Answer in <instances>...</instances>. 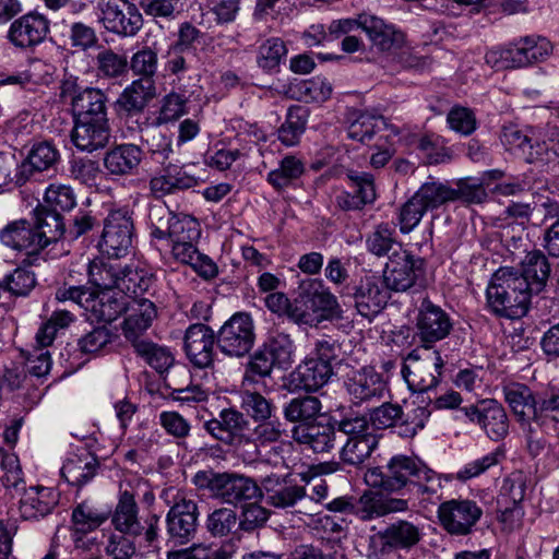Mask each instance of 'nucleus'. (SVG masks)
<instances>
[{
  "label": "nucleus",
  "instance_id": "42",
  "mask_svg": "<svg viewBox=\"0 0 559 559\" xmlns=\"http://www.w3.org/2000/svg\"><path fill=\"white\" fill-rule=\"evenodd\" d=\"M366 248L377 257H389L404 249L395 239V228L389 223H381L374 227L366 238Z\"/></svg>",
  "mask_w": 559,
  "mask_h": 559
},
{
  "label": "nucleus",
  "instance_id": "7",
  "mask_svg": "<svg viewBox=\"0 0 559 559\" xmlns=\"http://www.w3.org/2000/svg\"><path fill=\"white\" fill-rule=\"evenodd\" d=\"M423 526L413 521L399 519L369 537V556L389 559L391 556L409 551L423 539Z\"/></svg>",
  "mask_w": 559,
  "mask_h": 559
},
{
  "label": "nucleus",
  "instance_id": "4",
  "mask_svg": "<svg viewBox=\"0 0 559 559\" xmlns=\"http://www.w3.org/2000/svg\"><path fill=\"white\" fill-rule=\"evenodd\" d=\"M294 322L318 326L324 321L343 319V309L334 294L319 278H305L295 290Z\"/></svg>",
  "mask_w": 559,
  "mask_h": 559
},
{
  "label": "nucleus",
  "instance_id": "19",
  "mask_svg": "<svg viewBox=\"0 0 559 559\" xmlns=\"http://www.w3.org/2000/svg\"><path fill=\"white\" fill-rule=\"evenodd\" d=\"M416 330V336L428 348L451 333L453 320L440 306L424 299L418 309Z\"/></svg>",
  "mask_w": 559,
  "mask_h": 559
},
{
  "label": "nucleus",
  "instance_id": "61",
  "mask_svg": "<svg viewBox=\"0 0 559 559\" xmlns=\"http://www.w3.org/2000/svg\"><path fill=\"white\" fill-rule=\"evenodd\" d=\"M241 408L254 421L270 419L274 412V405L259 392L245 391L241 393Z\"/></svg>",
  "mask_w": 559,
  "mask_h": 559
},
{
  "label": "nucleus",
  "instance_id": "34",
  "mask_svg": "<svg viewBox=\"0 0 559 559\" xmlns=\"http://www.w3.org/2000/svg\"><path fill=\"white\" fill-rule=\"evenodd\" d=\"M128 297L114 290L93 293L85 310L90 318L96 321L110 323L115 321L127 308Z\"/></svg>",
  "mask_w": 559,
  "mask_h": 559
},
{
  "label": "nucleus",
  "instance_id": "50",
  "mask_svg": "<svg viewBox=\"0 0 559 559\" xmlns=\"http://www.w3.org/2000/svg\"><path fill=\"white\" fill-rule=\"evenodd\" d=\"M308 110L301 106H292L286 115L285 122L278 129V140L286 146L299 143L306 130Z\"/></svg>",
  "mask_w": 559,
  "mask_h": 559
},
{
  "label": "nucleus",
  "instance_id": "9",
  "mask_svg": "<svg viewBox=\"0 0 559 559\" xmlns=\"http://www.w3.org/2000/svg\"><path fill=\"white\" fill-rule=\"evenodd\" d=\"M111 515L115 530L124 535L144 536L147 545L157 539L159 516L152 514L142 525L139 520V506L130 490H120L118 502Z\"/></svg>",
  "mask_w": 559,
  "mask_h": 559
},
{
  "label": "nucleus",
  "instance_id": "37",
  "mask_svg": "<svg viewBox=\"0 0 559 559\" xmlns=\"http://www.w3.org/2000/svg\"><path fill=\"white\" fill-rule=\"evenodd\" d=\"M504 399L519 420L533 423L539 394H534L528 386L516 383L504 388Z\"/></svg>",
  "mask_w": 559,
  "mask_h": 559
},
{
  "label": "nucleus",
  "instance_id": "40",
  "mask_svg": "<svg viewBox=\"0 0 559 559\" xmlns=\"http://www.w3.org/2000/svg\"><path fill=\"white\" fill-rule=\"evenodd\" d=\"M155 95L154 82L134 80L119 96L117 104L128 114L141 112Z\"/></svg>",
  "mask_w": 559,
  "mask_h": 559
},
{
  "label": "nucleus",
  "instance_id": "16",
  "mask_svg": "<svg viewBox=\"0 0 559 559\" xmlns=\"http://www.w3.org/2000/svg\"><path fill=\"white\" fill-rule=\"evenodd\" d=\"M443 366L444 361L439 353L420 358L413 350L407 355L401 372L412 390L428 392L438 386Z\"/></svg>",
  "mask_w": 559,
  "mask_h": 559
},
{
  "label": "nucleus",
  "instance_id": "26",
  "mask_svg": "<svg viewBox=\"0 0 559 559\" xmlns=\"http://www.w3.org/2000/svg\"><path fill=\"white\" fill-rule=\"evenodd\" d=\"M122 322V333L131 345L144 341L141 336L151 328L157 318V309L153 301L146 298H134L127 302Z\"/></svg>",
  "mask_w": 559,
  "mask_h": 559
},
{
  "label": "nucleus",
  "instance_id": "21",
  "mask_svg": "<svg viewBox=\"0 0 559 559\" xmlns=\"http://www.w3.org/2000/svg\"><path fill=\"white\" fill-rule=\"evenodd\" d=\"M37 240L36 233L27 219L10 222L0 229V242L9 249L24 254L23 262L28 265L35 264L44 251L43 245Z\"/></svg>",
  "mask_w": 559,
  "mask_h": 559
},
{
  "label": "nucleus",
  "instance_id": "18",
  "mask_svg": "<svg viewBox=\"0 0 559 559\" xmlns=\"http://www.w3.org/2000/svg\"><path fill=\"white\" fill-rule=\"evenodd\" d=\"M199 510L194 500L180 498L166 515L167 543L181 546L192 540L197 534Z\"/></svg>",
  "mask_w": 559,
  "mask_h": 559
},
{
  "label": "nucleus",
  "instance_id": "27",
  "mask_svg": "<svg viewBox=\"0 0 559 559\" xmlns=\"http://www.w3.org/2000/svg\"><path fill=\"white\" fill-rule=\"evenodd\" d=\"M350 296L357 312L368 319H373L385 307L389 295L374 276H365L353 287Z\"/></svg>",
  "mask_w": 559,
  "mask_h": 559
},
{
  "label": "nucleus",
  "instance_id": "44",
  "mask_svg": "<svg viewBox=\"0 0 559 559\" xmlns=\"http://www.w3.org/2000/svg\"><path fill=\"white\" fill-rule=\"evenodd\" d=\"M58 150L49 142H39L32 146L25 160L22 163V171L43 173L52 169L59 162Z\"/></svg>",
  "mask_w": 559,
  "mask_h": 559
},
{
  "label": "nucleus",
  "instance_id": "52",
  "mask_svg": "<svg viewBox=\"0 0 559 559\" xmlns=\"http://www.w3.org/2000/svg\"><path fill=\"white\" fill-rule=\"evenodd\" d=\"M334 431H336L337 443L344 442L348 438L359 439L372 436L369 432V421L364 415L347 414L340 419L332 417Z\"/></svg>",
  "mask_w": 559,
  "mask_h": 559
},
{
  "label": "nucleus",
  "instance_id": "62",
  "mask_svg": "<svg viewBox=\"0 0 559 559\" xmlns=\"http://www.w3.org/2000/svg\"><path fill=\"white\" fill-rule=\"evenodd\" d=\"M115 338L114 332L106 325L95 326L79 338L78 346L84 354H97Z\"/></svg>",
  "mask_w": 559,
  "mask_h": 559
},
{
  "label": "nucleus",
  "instance_id": "17",
  "mask_svg": "<svg viewBox=\"0 0 559 559\" xmlns=\"http://www.w3.org/2000/svg\"><path fill=\"white\" fill-rule=\"evenodd\" d=\"M473 424H477L493 441L503 439L509 431V420L503 406L493 399H485L476 404L460 408Z\"/></svg>",
  "mask_w": 559,
  "mask_h": 559
},
{
  "label": "nucleus",
  "instance_id": "32",
  "mask_svg": "<svg viewBox=\"0 0 559 559\" xmlns=\"http://www.w3.org/2000/svg\"><path fill=\"white\" fill-rule=\"evenodd\" d=\"M59 502V495L53 488L29 487L20 499V514L24 520H39L50 514Z\"/></svg>",
  "mask_w": 559,
  "mask_h": 559
},
{
  "label": "nucleus",
  "instance_id": "14",
  "mask_svg": "<svg viewBox=\"0 0 559 559\" xmlns=\"http://www.w3.org/2000/svg\"><path fill=\"white\" fill-rule=\"evenodd\" d=\"M203 429L216 441L228 447L250 443V421L234 407L223 408L217 416L205 420Z\"/></svg>",
  "mask_w": 559,
  "mask_h": 559
},
{
  "label": "nucleus",
  "instance_id": "58",
  "mask_svg": "<svg viewBox=\"0 0 559 559\" xmlns=\"http://www.w3.org/2000/svg\"><path fill=\"white\" fill-rule=\"evenodd\" d=\"M368 421L376 429H388L394 427L404 416L402 406L397 403L383 402L372 407L368 413Z\"/></svg>",
  "mask_w": 559,
  "mask_h": 559
},
{
  "label": "nucleus",
  "instance_id": "23",
  "mask_svg": "<svg viewBox=\"0 0 559 559\" xmlns=\"http://www.w3.org/2000/svg\"><path fill=\"white\" fill-rule=\"evenodd\" d=\"M261 498L277 509L295 507L306 497V488L298 485L290 475L271 474L261 479Z\"/></svg>",
  "mask_w": 559,
  "mask_h": 559
},
{
  "label": "nucleus",
  "instance_id": "45",
  "mask_svg": "<svg viewBox=\"0 0 559 559\" xmlns=\"http://www.w3.org/2000/svg\"><path fill=\"white\" fill-rule=\"evenodd\" d=\"M141 155L142 151L135 145H120L107 153L104 163L110 175H127L139 166Z\"/></svg>",
  "mask_w": 559,
  "mask_h": 559
},
{
  "label": "nucleus",
  "instance_id": "25",
  "mask_svg": "<svg viewBox=\"0 0 559 559\" xmlns=\"http://www.w3.org/2000/svg\"><path fill=\"white\" fill-rule=\"evenodd\" d=\"M48 33L49 21L44 15L27 13L12 22L7 38L15 48L31 49L43 43Z\"/></svg>",
  "mask_w": 559,
  "mask_h": 559
},
{
  "label": "nucleus",
  "instance_id": "63",
  "mask_svg": "<svg viewBox=\"0 0 559 559\" xmlns=\"http://www.w3.org/2000/svg\"><path fill=\"white\" fill-rule=\"evenodd\" d=\"M258 425L249 431L250 443L265 445L280 441L286 432L280 419H261Z\"/></svg>",
  "mask_w": 559,
  "mask_h": 559
},
{
  "label": "nucleus",
  "instance_id": "56",
  "mask_svg": "<svg viewBox=\"0 0 559 559\" xmlns=\"http://www.w3.org/2000/svg\"><path fill=\"white\" fill-rule=\"evenodd\" d=\"M270 515V510L257 501L243 502L238 515V528L245 533H252L264 527Z\"/></svg>",
  "mask_w": 559,
  "mask_h": 559
},
{
  "label": "nucleus",
  "instance_id": "10",
  "mask_svg": "<svg viewBox=\"0 0 559 559\" xmlns=\"http://www.w3.org/2000/svg\"><path fill=\"white\" fill-rule=\"evenodd\" d=\"M426 275V261L406 249L390 254L383 270V283L390 290L407 292L421 285Z\"/></svg>",
  "mask_w": 559,
  "mask_h": 559
},
{
  "label": "nucleus",
  "instance_id": "35",
  "mask_svg": "<svg viewBox=\"0 0 559 559\" xmlns=\"http://www.w3.org/2000/svg\"><path fill=\"white\" fill-rule=\"evenodd\" d=\"M99 468L98 457L90 452H84L68 457L60 473L69 485L81 489L97 475Z\"/></svg>",
  "mask_w": 559,
  "mask_h": 559
},
{
  "label": "nucleus",
  "instance_id": "54",
  "mask_svg": "<svg viewBox=\"0 0 559 559\" xmlns=\"http://www.w3.org/2000/svg\"><path fill=\"white\" fill-rule=\"evenodd\" d=\"M230 548V545L219 547L193 545L189 548L168 551L167 559H230L233 555Z\"/></svg>",
  "mask_w": 559,
  "mask_h": 559
},
{
  "label": "nucleus",
  "instance_id": "43",
  "mask_svg": "<svg viewBox=\"0 0 559 559\" xmlns=\"http://www.w3.org/2000/svg\"><path fill=\"white\" fill-rule=\"evenodd\" d=\"M485 60L487 64L497 70L528 66V57L522 38L508 47L489 50Z\"/></svg>",
  "mask_w": 559,
  "mask_h": 559
},
{
  "label": "nucleus",
  "instance_id": "20",
  "mask_svg": "<svg viewBox=\"0 0 559 559\" xmlns=\"http://www.w3.org/2000/svg\"><path fill=\"white\" fill-rule=\"evenodd\" d=\"M345 386L355 405L377 403L389 392L383 374L372 367L354 371L345 381Z\"/></svg>",
  "mask_w": 559,
  "mask_h": 559
},
{
  "label": "nucleus",
  "instance_id": "11",
  "mask_svg": "<svg viewBox=\"0 0 559 559\" xmlns=\"http://www.w3.org/2000/svg\"><path fill=\"white\" fill-rule=\"evenodd\" d=\"M216 345L229 357H243L253 347L255 334L250 314L237 312L233 314L217 331Z\"/></svg>",
  "mask_w": 559,
  "mask_h": 559
},
{
  "label": "nucleus",
  "instance_id": "36",
  "mask_svg": "<svg viewBox=\"0 0 559 559\" xmlns=\"http://www.w3.org/2000/svg\"><path fill=\"white\" fill-rule=\"evenodd\" d=\"M515 271L518 277L525 280L534 295L539 294L546 287L550 275V264L542 251L534 250L526 254L521 269Z\"/></svg>",
  "mask_w": 559,
  "mask_h": 559
},
{
  "label": "nucleus",
  "instance_id": "5",
  "mask_svg": "<svg viewBox=\"0 0 559 559\" xmlns=\"http://www.w3.org/2000/svg\"><path fill=\"white\" fill-rule=\"evenodd\" d=\"M528 284L518 277L512 267H501L492 275L486 289L487 304L498 317L519 319L528 311L531 298Z\"/></svg>",
  "mask_w": 559,
  "mask_h": 559
},
{
  "label": "nucleus",
  "instance_id": "39",
  "mask_svg": "<svg viewBox=\"0 0 559 559\" xmlns=\"http://www.w3.org/2000/svg\"><path fill=\"white\" fill-rule=\"evenodd\" d=\"M533 424L545 433H555L559 438V391L539 394Z\"/></svg>",
  "mask_w": 559,
  "mask_h": 559
},
{
  "label": "nucleus",
  "instance_id": "28",
  "mask_svg": "<svg viewBox=\"0 0 559 559\" xmlns=\"http://www.w3.org/2000/svg\"><path fill=\"white\" fill-rule=\"evenodd\" d=\"M408 510V499L394 498L379 491L367 490L357 499L356 516L361 521H371L391 513Z\"/></svg>",
  "mask_w": 559,
  "mask_h": 559
},
{
  "label": "nucleus",
  "instance_id": "59",
  "mask_svg": "<svg viewBox=\"0 0 559 559\" xmlns=\"http://www.w3.org/2000/svg\"><path fill=\"white\" fill-rule=\"evenodd\" d=\"M189 97L185 93L170 92L164 96L162 106L156 117L158 126L178 120L186 115Z\"/></svg>",
  "mask_w": 559,
  "mask_h": 559
},
{
  "label": "nucleus",
  "instance_id": "24",
  "mask_svg": "<svg viewBox=\"0 0 559 559\" xmlns=\"http://www.w3.org/2000/svg\"><path fill=\"white\" fill-rule=\"evenodd\" d=\"M216 334L203 323L191 324L185 333L183 349L190 362L198 368H207L214 361Z\"/></svg>",
  "mask_w": 559,
  "mask_h": 559
},
{
  "label": "nucleus",
  "instance_id": "15",
  "mask_svg": "<svg viewBox=\"0 0 559 559\" xmlns=\"http://www.w3.org/2000/svg\"><path fill=\"white\" fill-rule=\"evenodd\" d=\"M440 525L454 536L469 535L480 518L483 509L469 499H451L438 507Z\"/></svg>",
  "mask_w": 559,
  "mask_h": 559
},
{
  "label": "nucleus",
  "instance_id": "60",
  "mask_svg": "<svg viewBox=\"0 0 559 559\" xmlns=\"http://www.w3.org/2000/svg\"><path fill=\"white\" fill-rule=\"evenodd\" d=\"M296 91L304 102L323 103L331 97L332 85L325 78L314 76L299 82Z\"/></svg>",
  "mask_w": 559,
  "mask_h": 559
},
{
  "label": "nucleus",
  "instance_id": "55",
  "mask_svg": "<svg viewBox=\"0 0 559 559\" xmlns=\"http://www.w3.org/2000/svg\"><path fill=\"white\" fill-rule=\"evenodd\" d=\"M386 127V121L382 116L370 112H361L348 127L347 134L350 139L365 142L370 140L373 134Z\"/></svg>",
  "mask_w": 559,
  "mask_h": 559
},
{
  "label": "nucleus",
  "instance_id": "47",
  "mask_svg": "<svg viewBox=\"0 0 559 559\" xmlns=\"http://www.w3.org/2000/svg\"><path fill=\"white\" fill-rule=\"evenodd\" d=\"M122 273L121 264L110 260L94 259L88 265L90 283L102 290L116 288Z\"/></svg>",
  "mask_w": 559,
  "mask_h": 559
},
{
  "label": "nucleus",
  "instance_id": "49",
  "mask_svg": "<svg viewBox=\"0 0 559 559\" xmlns=\"http://www.w3.org/2000/svg\"><path fill=\"white\" fill-rule=\"evenodd\" d=\"M340 450V459L342 463L350 466H360L370 457L371 453L378 445V440L374 435L353 439L348 438Z\"/></svg>",
  "mask_w": 559,
  "mask_h": 559
},
{
  "label": "nucleus",
  "instance_id": "51",
  "mask_svg": "<svg viewBox=\"0 0 559 559\" xmlns=\"http://www.w3.org/2000/svg\"><path fill=\"white\" fill-rule=\"evenodd\" d=\"M132 347L139 357L159 373L166 371L174 364V356L165 346L144 340L135 343Z\"/></svg>",
  "mask_w": 559,
  "mask_h": 559
},
{
  "label": "nucleus",
  "instance_id": "30",
  "mask_svg": "<svg viewBox=\"0 0 559 559\" xmlns=\"http://www.w3.org/2000/svg\"><path fill=\"white\" fill-rule=\"evenodd\" d=\"M31 215V226L36 233L37 241L43 245V249L64 237L66 224L60 212L38 203Z\"/></svg>",
  "mask_w": 559,
  "mask_h": 559
},
{
  "label": "nucleus",
  "instance_id": "3",
  "mask_svg": "<svg viewBox=\"0 0 559 559\" xmlns=\"http://www.w3.org/2000/svg\"><path fill=\"white\" fill-rule=\"evenodd\" d=\"M500 140L503 146L527 164L537 167L559 166V128L554 124L527 127L504 126Z\"/></svg>",
  "mask_w": 559,
  "mask_h": 559
},
{
  "label": "nucleus",
  "instance_id": "2",
  "mask_svg": "<svg viewBox=\"0 0 559 559\" xmlns=\"http://www.w3.org/2000/svg\"><path fill=\"white\" fill-rule=\"evenodd\" d=\"M366 479L370 486L383 491L399 492L405 489L408 502L416 499L423 508L441 501L440 475L416 456L394 455L385 466L370 469Z\"/></svg>",
  "mask_w": 559,
  "mask_h": 559
},
{
  "label": "nucleus",
  "instance_id": "41",
  "mask_svg": "<svg viewBox=\"0 0 559 559\" xmlns=\"http://www.w3.org/2000/svg\"><path fill=\"white\" fill-rule=\"evenodd\" d=\"M322 408L321 401L312 395H300L284 405V418L293 424H312Z\"/></svg>",
  "mask_w": 559,
  "mask_h": 559
},
{
  "label": "nucleus",
  "instance_id": "64",
  "mask_svg": "<svg viewBox=\"0 0 559 559\" xmlns=\"http://www.w3.org/2000/svg\"><path fill=\"white\" fill-rule=\"evenodd\" d=\"M96 64L98 75L110 79L123 75L128 69L127 58L111 49L100 51L96 57Z\"/></svg>",
  "mask_w": 559,
  "mask_h": 559
},
{
  "label": "nucleus",
  "instance_id": "13",
  "mask_svg": "<svg viewBox=\"0 0 559 559\" xmlns=\"http://www.w3.org/2000/svg\"><path fill=\"white\" fill-rule=\"evenodd\" d=\"M134 226L131 216L121 210L111 211L104 221V228L98 243L100 251L116 260L131 252Z\"/></svg>",
  "mask_w": 559,
  "mask_h": 559
},
{
  "label": "nucleus",
  "instance_id": "38",
  "mask_svg": "<svg viewBox=\"0 0 559 559\" xmlns=\"http://www.w3.org/2000/svg\"><path fill=\"white\" fill-rule=\"evenodd\" d=\"M109 509L98 508L91 500H83L78 503L71 515L75 534L90 533L102 526L110 516Z\"/></svg>",
  "mask_w": 559,
  "mask_h": 559
},
{
  "label": "nucleus",
  "instance_id": "22",
  "mask_svg": "<svg viewBox=\"0 0 559 559\" xmlns=\"http://www.w3.org/2000/svg\"><path fill=\"white\" fill-rule=\"evenodd\" d=\"M104 27L121 37H133L143 27V16L140 9L124 0L121 5L108 1L102 9Z\"/></svg>",
  "mask_w": 559,
  "mask_h": 559
},
{
  "label": "nucleus",
  "instance_id": "53",
  "mask_svg": "<svg viewBox=\"0 0 559 559\" xmlns=\"http://www.w3.org/2000/svg\"><path fill=\"white\" fill-rule=\"evenodd\" d=\"M205 527L212 537H226L237 531L238 514L226 507L215 509L207 515Z\"/></svg>",
  "mask_w": 559,
  "mask_h": 559
},
{
  "label": "nucleus",
  "instance_id": "6",
  "mask_svg": "<svg viewBox=\"0 0 559 559\" xmlns=\"http://www.w3.org/2000/svg\"><path fill=\"white\" fill-rule=\"evenodd\" d=\"M193 484L206 490L212 497L228 504L237 506L247 500L261 499V488L257 481L235 472H215L203 469L195 473Z\"/></svg>",
  "mask_w": 559,
  "mask_h": 559
},
{
  "label": "nucleus",
  "instance_id": "1",
  "mask_svg": "<svg viewBox=\"0 0 559 559\" xmlns=\"http://www.w3.org/2000/svg\"><path fill=\"white\" fill-rule=\"evenodd\" d=\"M60 96L69 102L73 116V144L88 152L105 147L110 138L108 96L96 87H81L72 78L62 81Z\"/></svg>",
  "mask_w": 559,
  "mask_h": 559
},
{
  "label": "nucleus",
  "instance_id": "48",
  "mask_svg": "<svg viewBox=\"0 0 559 559\" xmlns=\"http://www.w3.org/2000/svg\"><path fill=\"white\" fill-rule=\"evenodd\" d=\"M2 292L14 297H27L37 285L36 274L26 266H17L1 274Z\"/></svg>",
  "mask_w": 559,
  "mask_h": 559
},
{
  "label": "nucleus",
  "instance_id": "12",
  "mask_svg": "<svg viewBox=\"0 0 559 559\" xmlns=\"http://www.w3.org/2000/svg\"><path fill=\"white\" fill-rule=\"evenodd\" d=\"M294 343L289 335L275 333L250 357L249 370L260 377H269L273 368L287 369L293 362Z\"/></svg>",
  "mask_w": 559,
  "mask_h": 559
},
{
  "label": "nucleus",
  "instance_id": "29",
  "mask_svg": "<svg viewBox=\"0 0 559 559\" xmlns=\"http://www.w3.org/2000/svg\"><path fill=\"white\" fill-rule=\"evenodd\" d=\"M292 438L296 443L307 447L314 453H329L337 443L332 420L295 425L292 429Z\"/></svg>",
  "mask_w": 559,
  "mask_h": 559
},
{
  "label": "nucleus",
  "instance_id": "57",
  "mask_svg": "<svg viewBox=\"0 0 559 559\" xmlns=\"http://www.w3.org/2000/svg\"><path fill=\"white\" fill-rule=\"evenodd\" d=\"M130 69L139 80L154 82V76L158 69L157 52L151 47H143L138 50L130 60Z\"/></svg>",
  "mask_w": 559,
  "mask_h": 559
},
{
  "label": "nucleus",
  "instance_id": "46",
  "mask_svg": "<svg viewBox=\"0 0 559 559\" xmlns=\"http://www.w3.org/2000/svg\"><path fill=\"white\" fill-rule=\"evenodd\" d=\"M287 53L288 49L283 39L278 37L267 38L258 47L257 64L265 73H277L281 62Z\"/></svg>",
  "mask_w": 559,
  "mask_h": 559
},
{
  "label": "nucleus",
  "instance_id": "33",
  "mask_svg": "<svg viewBox=\"0 0 559 559\" xmlns=\"http://www.w3.org/2000/svg\"><path fill=\"white\" fill-rule=\"evenodd\" d=\"M334 369L308 356L290 373V382L307 392H316L324 386L334 376Z\"/></svg>",
  "mask_w": 559,
  "mask_h": 559
},
{
  "label": "nucleus",
  "instance_id": "31",
  "mask_svg": "<svg viewBox=\"0 0 559 559\" xmlns=\"http://www.w3.org/2000/svg\"><path fill=\"white\" fill-rule=\"evenodd\" d=\"M359 23L372 46L381 52L399 48L404 43V34L401 31L376 15L360 14Z\"/></svg>",
  "mask_w": 559,
  "mask_h": 559
},
{
  "label": "nucleus",
  "instance_id": "8",
  "mask_svg": "<svg viewBox=\"0 0 559 559\" xmlns=\"http://www.w3.org/2000/svg\"><path fill=\"white\" fill-rule=\"evenodd\" d=\"M457 189L450 188L440 182L424 183L415 193L425 210H435L441 205L461 200L466 203H481L486 200V189L476 183L472 177H464L457 181Z\"/></svg>",
  "mask_w": 559,
  "mask_h": 559
}]
</instances>
